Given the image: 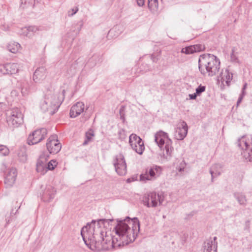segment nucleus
Segmentation results:
<instances>
[{"mask_svg": "<svg viewBox=\"0 0 252 252\" xmlns=\"http://www.w3.org/2000/svg\"><path fill=\"white\" fill-rule=\"evenodd\" d=\"M110 219L93 220L90 223L84 226L81 234L84 243L93 251H100L116 249L133 242L140 230V222L137 218L131 219L126 217L125 220H117L114 227L116 235L103 230L101 227L106 223L113 221Z\"/></svg>", "mask_w": 252, "mask_h": 252, "instance_id": "f257e3e1", "label": "nucleus"}, {"mask_svg": "<svg viewBox=\"0 0 252 252\" xmlns=\"http://www.w3.org/2000/svg\"><path fill=\"white\" fill-rule=\"evenodd\" d=\"M198 67L202 75L213 76L219 71L220 61L214 55L204 54L200 56L198 60Z\"/></svg>", "mask_w": 252, "mask_h": 252, "instance_id": "f03ea898", "label": "nucleus"}, {"mask_svg": "<svg viewBox=\"0 0 252 252\" xmlns=\"http://www.w3.org/2000/svg\"><path fill=\"white\" fill-rule=\"evenodd\" d=\"M62 94H55L51 91H47L43 98L40 101V107L44 113L49 112L51 115H54L58 110L63 100V97L60 98Z\"/></svg>", "mask_w": 252, "mask_h": 252, "instance_id": "7ed1b4c3", "label": "nucleus"}, {"mask_svg": "<svg viewBox=\"0 0 252 252\" xmlns=\"http://www.w3.org/2000/svg\"><path fill=\"white\" fill-rule=\"evenodd\" d=\"M155 141L161 150L165 151V154L163 153L164 158L169 160L172 156L174 148L167 133L162 131L158 132L155 135Z\"/></svg>", "mask_w": 252, "mask_h": 252, "instance_id": "20e7f679", "label": "nucleus"}, {"mask_svg": "<svg viewBox=\"0 0 252 252\" xmlns=\"http://www.w3.org/2000/svg\"><path fill=\"white\" fill-rule=\"evenodd\" d=\"M6 115V120L9 126L18 127L23 123L24 116L19 108H14L8 111Z\"/></svg>", "mask_w": 252, "mask_h": 252, "instance_id": "39448f33", "label": "nucleus"}, {"mask_svg": "<svg viewBox=\"0 0 252 252\" xmlns=\"http://www.w3.org/2000/svg\"><path fill=\"white\" fill-rule=\"evenodd\" d=\"M236 144L242 151V155L247 160L252 161V140L245 136L239 138Z\"/></svg>", "mask_w": 252, "mask_h": 252, "instance_id": "423d86ee", "label": "nucleus"}, {"mask_svg": "<svg viewBox=\"0 0 252 252\" xmlns=\"http://www.w3.org/2000/svg\"><path fill=\"white\" fill-rule=\"evenodd\" d=\"M164 200L162 193H158L155 191L149 193L143 197V204L148 208H155L160 205Z\"/></svg>", "mask_w": 252, "mask_h": 252, "instance_id": "0eeeda50", "label": "nucleus"}, {"mask_svg": "<svg viewBox=\"0 0 252 252\" xmlns=\"http://www.w3.org/2000/svg\"><path fill=\"white\" fill-rule=\"evenodd\" d=\"M162 171L160 166L153 165L148 167L145 173L140 175V180L141 181L155 180L161 175Z\"/></svg>", "mask_w": 252, "mask_h": 252, "instance_id": "6e6552de", "label": "nucleus"}, {"mask_svg": "<svg viewBox=\"0 0 252 252\" xmlns=\"http://www.w3.org/2000/svg\"><path fill=\"white\" fill-rule=\"evenodd\" d=\"M113 165L116 172L120 176L125 175L126 173V164L124 156L122 154L116 155L113 159Z\"/></svg>", "mask_w": 252, "mask_h": 252, "instance_id": "1a4fd4ad", "label": "nucleus"}, {"mask_svg": "<svg viewBox=\"0 0 252 252\" xmlns=\"http://www.w3.org/2000/svg\"><path fill=\"white\" fill-rule=\"evenodd\" d=\"M47 134V130L45 128L37 129L30 134L27 140L29 145L36 144L45 139Z\"/></svg>", "mask_w": 252, "mask_h": 252, "instance_id": "9d476101", "label": "nucleus"}, {"mask_svg": "<svg viewBox=\"0 0 252 252\" xmlns=\"http://www.w3.org/2000/svg\"><path fill=\"white\" fill-rule=\"evenodd\" d=\"M129 143L132 149L137 154L142 155L145 149L142 139L135 134H131L129 137Z\"/></svg>", "mask_w": 252, "mask_h": 252, "instance_id": "9b49d317", "label": "nucleus"}, {"mask_svg": "<svg viewBox=\"0 0 252 252\" xmlns=\"http://www.w3.org/2000/svg\"><path fill=\"white\" fill-rule=\"evenodd\" d=\"M57 190L55 188L51 185H48L45 187H41L40 196L41 200L44 202L49 203L54 199Z\"/></svg>", "mask_w": 252, "mask_h": 252, "instance_id": "f8f14e48", "label": "nucleus"}, {"mask_svg": "<svg viewBox=\"0 0 252 252\" xmlns=\"http://www.w3.org/2000/svg\"><path fill=\"white\" fill-rule=\"evenodd\" d=\"M46 147L49 152L51 154H55L60 152L62 146L58 140L57 135H52L48 139Z\"/></svg>", "mask_w": 252, "mask_h": 252, "instance_id": "ddd939ff", "label": "nucleus"}, {"mask_svg": "<svg viewBox=\"0 0 252 252\" xmlns=\"http://www.w3.org/2000/svg\"><path fill=\"white\" fill-rule=\"evenodd\" d=\"M188 131V126L185 121L179 123L175 128L174 134L175 138L178 140H182L187 136Z\"/></svg>", "mask_w": 252, "mask_h": 252, "instance_id": "4468645a", "label": "nucleus"}, {"mask_svg": "<svg viewBox=\"0 0 252 252\" xmlns=\"http://www.w3.org/2000/svg\"><path fill=\"white\" fill-rule=\"evenodd\" d=\"M20 64L17 63H7L0 66V71L3 74H13L18 72Z\"/></svg>", "mask_w": 252, "mask_h": 252, "instance_id": "2eb2a0df", "label": "nucleus"}, {"mask_svg": "<svg viewBox=\"0 0 252 252\" xmlns=\"http://www.w3.org/2000/svg\"><path fill=\"white\" fill-rule=\"evenodd\" d=\"M17 175V170L12 168L5 173L4 183L7 187H12L14 184Z\"/></svg>", "mask_w": 252, "mask_h": 252, "instance_id": "dca6fc26", "label": "nucleus"}, {"mask_svg": "<svg viewBox=\"0 0 252 252\" xmlns=\"http://www.w3.org/2000/svg\"><path fill=\"white\" fill-rule=\"evenodd\" d=\"M217 237L213 238H210L207 239L204 243L203 252H217L218 248V243L217 242Z\"/></svg>", "mask_w": 252, "mask_h": 252, "instance_id": "f3484780", "label": "nucleus"}, {"mask_svg": "<svg viewBox=\"0 0 252 252\" xmlns=\"http://www.w3.org/2000/svg\"><path fill=\"white\" fill-rule=\"evenodd\" d=\"M85 109L84 104L82 102H77L73 105L70 110V116L75 118L84 112Z\"/></svg>", "mask_w": 252, "mask_h": 252, "instance_id": "a211bd4d", "label": "nucleus"}, {"mask_svg": "<svg viewBox=\"0 0 252 252\" xmlns=\"http://www.w3.org/2000/svg\"><path fill=\"white\" fill-rule=\"evenodd\" d=\"M46 77V69L44 67L37 68L33 75V79L35 83H40Z\"/></svg>", "mask_w": 252, "mask_h": 252, "instance_id": "6ab92c4d", "label": "nucleus"}, {"mask_svg": "<svg viewBox=\"0 0 252 252\" xmlns=\"http://www.w3.org/2000/svg\"><path fill=\"white\" fill-rule=\"evenodd\" d=\"M233 74L230 72L227 69L222 70L219 76H218V80H220L222 83L225 82L228 86L229 83L232 80Z\"/></svg>", "mask_w": 252, "mask_h": 252, "instance_id": "aec40b11", "label": "nucleus"}, {"mask_svg": "<svg viewBox=\"0 0 252 252\" xmlns=\"http://www.w3.org/2000/svg\"><path fill=\"white\" fill-rule=\"evenodd\" d=\"M38 31L39 28L36 26L25 27L21 29L20 34L31 38Z\"/></svg>", "mask_w": 252, "mask_h": 252, "instance_id": "412c9836", "label": "nucleus"}, {"mask_svg": "<svg viewBox=\"0 0 252 252\" xmlns=\"http://www.w3.org/2000/svg\"><path fill=\"white\" fill-rule=\"evenodd\" d=\"M42 158L41 157L37 160L36 163V171L37 172L40 173L42 175H44L47 171V163L45 161L42 160Z\"/></svg>", "mask_w": 252, "mask_h": 252, "instance_id": "4be33fe9", "label": "nucleus"}, {"mask_svg": "<svg viewBox=\"0 0 252 252\" xmlns=\"http://www.w3.org/2000/svg\"><path fill=\"white\" fill-rule=\"evenodd\" d=\"M234 196L240 205L245 206L247 204V200L246 195L242 192H234Z\"/></svg>", "mask_w": 252, "mask_h": 252, "instance_id": "5701e85b", "label": "nucleus"}, {"mask_svg": "<svg viewBox=\"0 0 252 252\" xmlns=\"http://www.w3.org/2000/svg\"><path fill=\"white\" fill-rule=\"evenodd\" d=\"M219 167H220L219 164H215L213 165L210 169L209 172L211 175L212 182H213L214 178L217 177L220 175V171L217 170V168Z\"/></svg>", "mask_w": 252, "mask_h": 252, "instance_id": "b1692460", "label": "nucleus"}, {"mask_svg": "<svg viewBox=\"0 0 252 252\" xmlns=\"http://www.w3.org/2000/svg\"><path fill=\"white\" fill-rule=\"evenodd\" d=\"M20 48V44L16 42H10L7 45L8 50L12 53H16Z\"/></svg>", "mask_w": 252, "mask_h": 252, "instance_id": "393cba45", "label": "nucleus"}, {"mask_svg": "<svg viewBox=\"0 0 252 252\" xmlns=\"http://www.w3.org/2000/svg\"><path fill=\"white\" fill-rule=\"evenodd\" d=\"M148 8L152 13H155L158 9V0H148Z\"/></svg>", "mask_w": 252, "mask_h": 252, "instance_id": "a878e982", "label": "nucleus"}, {"mask_svg": "<svg viewBox=\"0 0 252 252\" xmlns=\"http://www.w3.org/2000/svg\"><path fill=\"white\" fill-rule=\"evenodd\" d=\"M94 131L92 129H90L85 134V140L83 143V145L84 146L87 145L90 142H91L93 137H94Z\"/></svg>", "mask_w": 252, "mask_h": 252, "instance_id": "bb28decb", "label": "nucleus"}, {"mask_svg": "<svg viewBox=\"0 0 252 252\" xmlns=\"http://www.w3.org/2000/svg\"><path fill=\"white\" fill-rule=\"evenodd\" d=\"M21 91L23 96H27L30 93L29 85L27 82H23L21 85Z\"/></svg>", "mask_w": 252, "mask_h": 252, "instance_id": "cd10ccee", "label": "nucleus"}, {"mask_svg": "<svg viewBox=\"0 0 252 252\" xmlns=\"http://www.w3.org/2000/svg\"><path fill=\"white\" fill-rule=\"evenodd\" d=\"M32 0H21L20 7L22 9L27 8L29 7H34V4H32Z\"/></svg>", "mask_w": 252, "mask_h": 252, "instance_id": "c85d7f7f", "label": "nucleus"}, {"mask_svg": "<svg viewBox=\"0 0 252 252\" xmlns=\"http://www.w3.org/2000/svg\"><path fill=\"white\" fill-rule=\"evenodd\" d=\"M194 47L192 45L183 48L182 49V53L189 55L194 53Z\"/></svg>", "mask_w": 252, "mask_h": 252, "instance_id": "c756f323", "label": "nucleus"}, {"mask_svg": "<svg viewBox=\"0 0 252 252\" xmlns=\"http://www.w3.org/2000/svg\"><path fill=\"white\" fill-rule=\"evenodd\" d=\"M9 153V149L5 145H0V155L6 156Z\"/></svg>", "mask_w": 252, "mask_h": 252, "instance_id": "7c9ffc66", "label": "nucleus"}, {"mask_svg": "<svg viewBox=\"0 0 252 252\" xmlns=\"http://www.w3.org/2000/svg\"><path fill=\"white\" fill-rule=\"evenodd\" d=\"M56 166V161L54 160H51L50 162L47 163V170H53L55 167Z\"/></svg>", "mask_w": 252, "mask_h": 252, "instance_id": "2f4dec72", "label": "nucleus"}, {"mask_svg": "<svg viewBox=\"0 0 252 252\" xmlns=\"http://www.w3.org/2000/svg\"><path fill=\"white\" fill-rule=\"evenodd\" d=\"M206 87L205 86L199 85L195 90L196 94L199 95L205 91Z\"/></svg>", "mask_w": 252, "mask_h": 252, "instance_id": "473e14b6", "label": "nucleus"}, {"mask_svg": "<svg viewBox=\"0 0 252 252\" xmlns=\"http://www.w3.org/2000/svg\"><path fill=\"white\" fill-rule=\"evenodd\" d=\"M192 46L194 47V53L200 52L205 49L204 46L202 44H196Z\"/></svg>", "mask_w": 252, "mask_h": 252, "instance_id": "72a5a7b5", "label": "nucleus"}, {"mask_svg": "<svg viewBox=\"0 0 252 252\" xmlns=\"http://www.w3.org/2000/svg\"><path fill=\"white\" fill-rule=\"evenodd\" d=\"M185 166V162L184 160H183L182 162L180 163V165L177 167V169L179 172H182V171H184Z\"/></svg>", "mask_w": 252, "mask_h": 252, "instance_id": "f704fd0d", "label": "nucleus"}, {"mask_svg": "<svg viewBox=\"0 0 252 252\" xmlns=\"http://www.w3.org/2000/svg\"><path fill=\"white\" fill-rule=\"evenodd\" d=\"M18 157L20 158V160L23 162H24L27 159V156L25 153H22L21 156H20V154L19 153Z\"/></svg>", "mask_w": 252, "mask_h": 252, "instance_id": "c9c22d12", "label": "nucleus"}, {"mask_svg": "<svg viewBox=\"0 0 252 252\" xmlns=\"http://www.w3.org/2000/svg\"><path fill=\"white\" fill-rule=\"evenodd\" d=\"M250 228V220H247L245 223L244 229L245 230H249Z\"/></svg>", "mask_w": 252, "mask_h": 252, "instance_id": "e433bc0d", "label": "nucleus"}, {"mask_svg": "<svg viewBox=\"0 0 252 252\" xmlns=\"http://www.w3.org/2000/svg\"><path fill=\"white\" fill-rule=\"evenodd\" d=\"M71 11H72V13L71 14H68L69 16H73V15L76 14L77 12V11H78V7H76L75 8H72L71 9Z\"/></svg>", "mask_w": 252, "mask_h": 252, "instance_id": "4c0bfd02", "label": "nucleus"}, {"mask_svg": "<svg viewBox=\"0 0 252 252\" xmlns=\"http://www.w3.org/2000/svg\"><path fill=\"white\" fill-rule=\"evenodd\" d=\"M144 0H137V5L139 6H142L144 4Z\"/></svg>", "mask_w": 252, "mask_h": 252, "instance_id": "58836bf2", "label": "nucleus"}, {"mask_svg": "<svg viewBox=\"0 0 252 252\" xmlns=\"http://www.w3.org/2000/svg\"><path fill=\"white\" fill-rule=\"evenodd\" d=\"M234 50L232 49L231 53V59L232 61H234L236 60V58L235 56L234 55Z\"/></svg>", "mask_w": 252, "mask_h": 252, "instance_id": "ea45409f", "label": "nucleus"}, {"mask_svg": "<svg viewBox=\"0 0 252 252\" xmlns=\"http://www.w3.org/2000/svg\"><path fill=\"white\" fill-rule=\"evenodd\" d=\"M18 94V93L16 90H12L11 92V95L12 96H17Z\"/></svg>", "mask_w": 252, "mask_h": 252, "instance_id": "a19ab883", "label": "nucleus"}, {"mask_svg": "<svg viewBox=\"0 0 252 252\" xmlns=\"http://www.w3.org/2000/svg\"><path fill=\"white\" fill-rule=\"evenodd\" d=\"M197 95H198L197 94H196V93H194L193 94H189V98L190 99H195L196 98Z\"/></svg>", "mask_w": 252, "mask_h": 252, "instance_id": "79ce46f5", "label": "nucleus"}, {"mask_svg": "<svg viewBox=\"0 0 252 252\" xmlns=\"http://www.w3.org/2000/svg\"><path fill=\"white\" fill-rule=\"evenodd\" d=\"M243 96L239 95V98L238 99L237 102V106H238L239 104L241 102L242 100L243 99Z\"/></svg>", "mask_w": 252, "mask_h": 252, "instance_id": "37998d69", "label": "nucleus"}, {"mask_svg": "<svg viewBox=\"0 0 252 252\" xmlns=\"http://www.w3.org/2000/svg\"><path fill=\"white\" fill-rule=\"evenodd\" d=\"M151 59L153 61V62H157L158 61V59L153 55L151 56Z\"/></svg>", "mask_w": 252, "mask_h": 252, "instance_id": "c03bdc74", "label": "nucleus"}, {"mask_svg": "<svg viewBox=\"0 0 252 252\" xmlns=\"http://www.w3.org/2000/svg\"><path fill=\"white\" fill-rule=\"evenodd\" d=\"M78 24H79V27H78V31L79 32L81 30V29L83 25V23L82 21H80L78 23Z\"/></svg>", "mask_w": 252, "mask_h": 252, "instance_id": "a18cd8bd", "label": "nucleus"}, {"mask_svg": "<svg viewBox=\"0 0 252 252\" xmlns=\"http://www.w3.org/2000/svg\"><path fill=\"white\" fill-rule=\"evenodd\" d=\"M246 94V92H245V90H242V91H241V93L239 95L240 96H242L243 97H244V96Z\"/></svg>", "mask_w": 252, "mask_h": 252, "instance_id": "49530a36", "label": "nucleus"}, {"mask_svg": "<svg viewBox=\"0 0 252 252\" xmlns=\"http://www.w3.org/2000/svg\"><path fill=\"white\" fill-rule=\"evenodd\" d=\"M121 112H122V109H121L120 110V115H121L120 118L121 120H122L123 121H125V117H124V115L121 114Z\"/></svg>", "mask_w": 252, "mask_h": 252, "instance_id": "de8ad7c7", "label": "nucleus"}, {"mask_svg": "<svg viewBox=\"0 0 252 252\" xmlns=\"http://www.w3.org/2000/svg\"><path fill=\"white\" fill-rule=\"evenodd\" d=\"M247 83H245V84L244 85V86H243V88H242V90H245L246 89V88H247Z\"/></svg>", "mask_w": 252, "mask_h": 252, "instance_id": "09e8293b", "label": "nucleus"}, {"mask_svg": "<svg viewBox=\"0 0 252 252\" xmlns=\"http://www.w3.org/2000/svg\"><path fill=\"white\" fill-rule=\"evenodd\" d=\"M6 220L7 221L6 224H8L9 223V222H10V220L6 219Z\"/></svg>", "mask_w": 252, "mask_h": 252, "instance_id": "8fccbe9b", "label": "nucleus"}, {"mask_svg": "<svg viewBox=\"0 0 252 252\" xmlns=\"http://www.w3.org/2000/svg\"><path fill=\"white\" fill-rule=\"evenodd\" d=\"M41 0H34V2H39Z\"/></svg>", "mask_w": 252, "mask_h": 252, "instance_id": "3c124183", "label": "nucleus"}, {"mask_svg": "<svg viewBox=\"0 0 252 252\" xmlns=\"http://www.w3.org/2000/svg\"><path fill=\"white\" fill-rule=\"evenodd\" d=\"M130 182V179H128L127 180V182L129 183V182Z\"/></svg>", "mask_w": 252, "mask_h": 252, "instance_id": "603ef678", "label": "nucleus"}, {"mask_svg": "<svg viewBox=\"0 0 252 252\" xmlns=\"http://www.w3.org/2000/svg\"><path fill=\"white\" fill-rule=\"evenodd\" d=\"M113 29L109 31V33H111V32H113Z\"/></svg>", "mask_w": 252, "mask_h": 252, "instance_id": "864d4df0", "label": "nucleus"}, {"mask_svg": "<svg viewBox=\"0 0 252 252\" xmlns=\"http://www.w3.org/2000/svg\"><path fill=\"white\" fill-rule=\"evenodd\" d=\"M150 70V68L148 67L147 69H146V71L147 70Z\"/></svg>", "mask_w": 252, "mask_h": 252, "instance_id": "5fc2aeb1", "label": "nucleus"}, {"mask_svg": "<svg viewBox=\"0 0 252 252\" xmlns=\"http://www.w3.org/2000/svg\"><path fill=\"white\" fill-rule=\"evenodd\" d=\"M10 214H11V215H12L13 214H14V213H13L12 212H11Z\"/></svg>", "mask_w": 252, "mask_h": 252, "instance_id": "6e6d98bb", "label": "nucleus"}]
</instances>
